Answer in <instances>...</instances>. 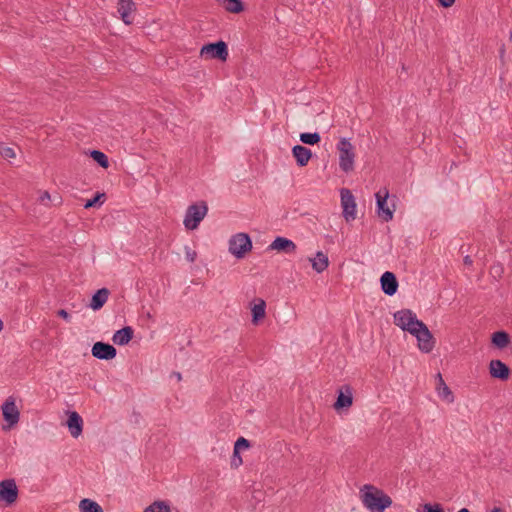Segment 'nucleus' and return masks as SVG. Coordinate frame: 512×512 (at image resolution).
I'll use <instances>...</instances> for the list:
<instances>
[{"instance_id":"f8f14e48","label":"nucleus","mask_w":512,"mask_h":512,"mask_svg":"<svg viewBox=\"0 0 512 512\" xmlns=\"http://www.w3.org/2000/svg\"><path fill=\"white\" fill-rule=\"evenodd\" d=\"M489 373L494 379L506 381L509 379L511 370L508 365L499 359L491 360L489 363Z\"/></svg>"},{"instance_id":"dca6fc26","label":"nucleus","mask_w":512,"mask_h":512,"mask_svg":"<svg viewBox=\"0 0 512 512\" xmlns=\"http://www.w3.org/2000/svg\"><path fill=\"white\" fill-rule=\"evenodd\" d=\"M67 426L70 434L77 438L83 431V420L82 417L76 412L71 411L68 413Z\"/></svg>"},{"instance_id":"58836bf2","label":"nucleus","mask_w":512,"mask_h":512,"mask_svg":"<svg viewBox=\"0 0 512 512\" xmlns=\"http://www.w3.org/2000/svg\"><path fill=\"white\" fill-rule=\"evenodd\" d=\"M46 200H50V194L48 191H44L39 196V202L44 204Z\"/></svg>"},{"instance_id":"c9c22d12","label":"nucleus","mask_w":512,"mask_h":512,"mask_svg":"<svg viewBox=\"0 0 512 512\" xmlns=\"http://www.w3.org/2000/svg\"><path fill=\"white\" fill-rule=\"evenodd\" d=\"M242 457L240 455V450H236L234 448L233 455L231 458V466L234 468L239 467L242 464Z\"/></svg>"},{"instance_id":"7c9ffc66","label":"nucleus","mask_w":512,"mask_h":512,"mask_svg":"<svg viewBox=\"0 0 512 512\" xmlns=\"http://www.w3.org/2000/svg\"><path fill=\"white\" fill-rule=\"evenodd\" d=\"M104 198L105 193L97 192L93 198L86 201V203L84 204V208L89 209L92 207H100L104 202Z\"/></svg>"},{"instance_id":"b1692460","label":"nucleus","mask_w":512,"mask_h":512,"mask_svg":"<svg viewBox=\"0 0 512 512\" xmlns=\"http://www.w3.org/2000/svg\"><path fill=\"white\" fill-rule=\"evenodd\" d=\"M403 331L409 332L417 338L425 326V322H395Z\"/></svg>"},{"instance_id":"c756f323","label":"nucleus","mask_w":512,"mask_h":512,"mask_svg":"<svg viewBox=\"0 0 512 512\" xmlns=\"http://www.w3.org/2000/svg\"><path fill=\"white\" fill-rule=\"evenodd\" d=\"M300 141L306 145H316L321 141V136L318 132H304L300 134Z\"/></svg>"},{"instance_id":"bb28decb","label":"nucleus","mask_w":512,"mask_h":512,"mask_svg":"<svg viewBox=\"0 0 512 512\" xmlns=\"http://www.w3.org/2000/svg\"><path fill=\"white\" fill-rule=\"evenodd\" d=\"M224 2V8L226 11L230 13H241L244 11V3L242 0H223Z\"/></svg>"},{"instance_id":"f3484780","label":"nucleus","mask_w":512,"mask_h":512,"mask_svg":"<svg viewBox=\"0 0 512 512\" xmlns=\"http://www.w3.org/2000/svg\"><path fill=\"white\" fill-rule=\"evenodd\" d=\"M292 155L295 158L296 163L299 167L306 166L309 160L312 158L311 150L302 145H295L292 148Z\"/></svg>"},{"instance_id":"39448f33","label":"nucleus","mask_w":512,"mask_h":512,"mask_svg":"<svg viewBox=\"0 0 512 512\" xmlns=\"http://www.w3.org/2000/svg\"><path fill=\"white\" fill-rule=\"evenodd\" d=\"M252 249V240L246 233H238L229 240V252L237 259H242Z\"/></svg>"},{"instance_id":"c85d7f7f","label":"nucleus","mask_w":512,"mask_h":512,"mask_svg":"<svg viewBox=\"0 0 512 512\" xmlns=\"http://www.w3.org/2000/svg\"><path fill=\"white\" fill-rule=\"evenodd\" d=\"M91 158L102 168L109 167V160L105 153L100 150H92L90 151Z\"/></svg>"},{"instance_id":"2eb2a0df","label":"nucleus","mask_w":512,"mask_h":512,"mask_svg":"<svg viewBox=\"0 0 512 512\" xmlns=\"http://www.w3.org/2000/svg\"><path fill=\"white\" fill-rule=\"evenodd\" d=\"M418 347L424 353H429L435 346V338L431 331L425 325L419 335H417Z\"/></svg>"},{"instance_id":"1a4fd4ad","label":"nucleus","mask_w":512,"mask_h":512,"mask_svg":"<svg viewBox=\"0 0 512 512\" xmlns=\"http://www.w3.org/2000/svg\"><path fill=\"white\" fill-rule=\"evenodd\" d=\"M353 404V389L350 385H342L337 390V398L333 404V407L337 411L348 409Z\"/></svg>"},{"instance_id":"cd10ccee","label":"nucleus","mask_w":512,"mask_h":512,"mask_svg":"<svg viewBox=\"0 0 512 512\" xmlns=\"http://www.w3.org/2000/svg\"><path fill=\"white\" fill-rule=\"evenodd\" d=\"M143 512H171V508L167 502L157 500L145 508Z\"/></svg>"},{"instance_id":"a878e982","label":"nucleus","mask_w":512,"mask_h":512,"mask_svg":"<svg viewBox=\"0 0 512 512\" xmlns=\"http://www.w3.org/2000/svg\"><path fill=\"white\" fill-rule=\"evenodd\" d=\"M79 508L82 512H104L97 502L88 498L80 501Z\"/></svg>"},{"instance_id":"79ce46f5","label":"nucleus","mask_w":512,"mask_h":512,"mask_svg":"<svg viewBox=\"0 0 512 512\" xmlns=\"http://www.w3.org/2000/svg\"><path fill=\"white\" fill-rule=\"evenodd\" d=\"M463 262L465 265H468V266L472 265V263H473V261L469 255L464 257Z\"/></svg>"},{"instance_id":"72a5a7b5","label":"nucleus","mask_w":512,"mask_h":512,"mask_svg":"<svg viewBox=\"0 0 512 512\" xmlns=\"http://www.w3.org/2000/svg\"><path fill=\"white\" fill-rule=\"evenodd\" d=\"M423 512H445V510L439 503H425L423 505Z\"/></svg>"},{"instance_id":"f03ea898","label":"nucleus","mask_w":512,"mask_h":512,"mask_svg":"<svg viewBox=\"0 0 512 512\" xmlns=\"http://www.w3.org/2000/svg\"><path fill=\"white\" fill-rule=\"evenodd\" d=\"M2 424L3 431H10L15 428L20 420V407L16 404V398L9 396L2 403Z\"/></svg>"},{"instance_id":"c03bdc74","label":"nucleus","mask_w":512,"mask_h":512,"mask_svg":"<svg viewBox=\"0 0 512 512\" xmlns=\"http://www.w3.org/2000/svg\"><path fill=\"white\" fill-rule=\"evenodd\" d=\"M491 512H504L503 509L499 508V507H494Z\"/></svg>"},{"instance_id":"473e14b6","label":"nucleus","mask_w":512,"mask_h":512,"mask_svg":"<svg viewBox=\"0 0 512 512\" xmlns=\"http://www.w3.org/2000/svg\"><path fill=\"white\" fill-rule=\"evenodd\" d=\"M17 151L22 155V152L18 146L15 147H2V158L12 159L16 158Z\"/></svg>"},{"instance_id":"6e6552de","label":"nucleus","mask_w":512,"mask_h":512,"mask_svg":"<svg viewBox=\"0 0 512 512\" xmlns=\"http://www.w3.org/2000/svg\"><path fill=\"white\" fill-rule=\"evenodd\" d=\"M377 214L385 222L393 219V210L388 207L387 199L389 192L386 188L379 190L376 194Z\"/></svg>"},{"instance_id":"423d86ee","label":"nucleus","mask_w":512,"mask_h":512,"mask_svg":"<svg viewBox=\"0 0 512 512\" xmlns=\"http://www.w3.org/2000/svg\"><path fill=\"white\" fill-rule=\"evenodd\" d=\"M200 55L206 59H218L221 61H226L228 58V46L222 40L213 43H207L201 47Z\"/></svg>"},{"instance_id":"a19ab883","label":"nucleus","mask_w":512,"mask_h":512,"mask_svg":"<svg viewBox=\"0 0 512 512\" xmlns=\"http://www.w3.org/2000/svg\"><path fill=\"white\" fill-rule=\"evenodd\" d=\"M57 315H58V316H60V317H62V318H67L68 313H67V311H66V310H64V309H59V310L57 311Z\"/></svg>"},{"instance_id":"4c0bfd02","label":"nucleus","mask_w":512,"mask_h":512,"mask_svg":"<svg viewBox=\"0 0 512 512\" xmlns=\"http://www.w3.org/2000/svg\"><path fill=\"white\" fill-rule=\"evenodd\" d=\"M438 1L442 7L449 8L455 3L456 0H438Z\"/></svg>"},{"instance_id":"4be33fe9","label":"nucleus","mask_w":512,"mask_h":512,"mask_svg":"<svg viewBox=\"0 0 512 512\" xmlns=\"http://www.w3.org/2000/svg\"><path fill=\"white\" fill-rule=\"evenodd\" d=\"M436 390L438 391V394L441 398L447 400L448 402L454 401V396L450 388L446 385L441 373H438L436 375Z\"/></svg>"},{"instance_id":"37998d69","label":"nucleus","mask_w":512,"mask_h":512,"mask_svg":"<svg viewBox=\"0 0 512 512\" xmlns=\"http://www.w3.org/2000/svg\"><path fill=\"white\" fill-rule=\"evenodd\" d=\"M172 375L176 376V378H177V380H178V381H180V380H181V378H182V376H181V374H180L179 372H173V374H172Z\"/></svg>"},{"instance_id":"7ed1b4c3","label":"nucleus","mask_w":512,"mask_h":512,"mask_svg":"<svg viewBox=\"0 0 512 512\" xmlns=\"http://www.w3.org/2000/svg\"><path fill=\"white\" fill-rule=\"evenodd\" d=\"M337 151L339 154V167L349 173L354 170L355 152L354 146L346 138H341L337 143Z\"/></svg>"},{"instance_id":"a18cd8bd","label":"nucleus","mask_w":512,"mask_h":512,"mask_svg":"<svg viewBox=\"0 0 512 512\" xmlns=\"http://www.w3.org/2000/svg\"><path fill=\"white\" fill-rule=\"evenodd\" d=\"M457 512H471V511L469 509H467V508H461Z\"/></svg>"},{"instance_id":"5701e85b","label":"nucleus","mask_w":512,"mask_h":512,"mask_svg":"<svg viewBox=\"0 0 512 512\" xmlns=\"http://www.w3.org/2000/svg\"><path fill=\"white\" fill-rule=\"evenodd\" d=\"M491 343L495 348L503 349L510 343V335L504 331H496L491 335Z\"/></svg>"},{"instance_id":"4468645a","label":"nucleus","mask_w":512,"mask_h":512,"mask_svg":"<svg viewBox=\"0 0 512 512\" xmlns=\"http://www.w3.org/2000/svg\"><path fill=\"white\" fill-rule=\"evenodd\" d=\"M380 284L382 291L388 296H393L398 290V280L393 272H384L380 278Z\"/></svg>"},{"instance_id":"9d476101","label":"nucleus","mask_w":512,"mask_h":512,"mask_svg":"<svg viewBox=\"0 0 512 512\" xmlns=\"http://www.w3.org/2000/svg\"><path fill=\"white\" fill-rule=\"evenodd\" d=\"M91 352L93 357L100 360H112L117 354L113 345L102 341L94 343Z\"/></svg>"},{"instance_id":"e433bc0d","label":"nucleus","mask_w":512,"mask_h":512,"mask_svg":"<svg viewBox=\"0 0 512 512\" xmlns=\"http://www.w3.org/2000/svg\"><path fill=\"white\" fill-rule=\"evenodd\" d=\"M197 253L195 251L187 250L186 258L189 262H194L196 260Z\"/></svg>"},{"instance_id":"6ab92c4d","label":"nucleus","mask_w":512,"mask_h":512,"mask_svg":"<svg viewBox=\"0 0 512 512\" xmlns=\"http://www.w3.org/2000/svg\"><path fill=\"white\" fill-rule=\"evenodd\" d=\"M134 336V330L130 326H125L119 330H117L113 337L112 341L119 346H124L128 344Z\"/></svg>"},{"instance_id":"f704fd0d","label":"nucleus","mask_w":512,"mask_h":512,"mask_svg":"<svg viewBox=\"0 0 512 512\" xmlns=\"http://www.w3.org/2000/svg\"><path fill=\"white\" fill-rule=\"evenodd\" d=\"M250 446V441L244 437H239L234 444L236 450L248 449Z\"/></svg>"},{"instance_id":"0eeeda50","label":"nucleus","mask_w":512,"mask_h":512,"mask_svg":"<svg viewBox=\"0 0 512 512\" xmlns=\"http://www.w3.org/2000/svg\"><path fill=\"white\" fill-rule=\"evenodd\" d=\"M341 205L343 208V217L347 222L356 218V202L352 192L347 188L340 190Z\"/></svg>"},{"instance_id":"ddd939ff","label":"nucleus","mask_w":512,"mask_h":512,"mask_svg":"<svg viewBox=\"0 0 512 512\" xmlns=\"http://www.w3.org/2000/svg\"><path fill=\"white\" fill-rule=\"evenodd\" d=\"M296 248L297 246L292 240L286 237L277 236L273 240V242L268 246L267 250H275L278 252L290 254L294 253L296 251Z\"/></svg>"},{"instance_id":"2f4dec72","label":"nucleus","mask_w":512,"mask_h":512,"mask_svg":"<svg viewBox=\"0 0 512 512\" xmlns=\"http://www.w3.org/2000/svg\"><path fill=\"white\" fill-rule=\"evenodd\" d=\"M394 320H418L417 315L410 309H402L393 315Z\"/></svg>"},{"instance_id":"ea45409f","label":"nucleus","mask_w":512,"mask_h":512,"mask_svg":"<svg viewBox=\"0 0 512 512\" xmlns=\"http://www.w3.org/2000/svg\"><path fill=\"white\" fill-rule=\"evenodd\" d=\"M504 55H505V45L502 44L499 50V56L501 61H504Z\"/></svg>"},{"instance_id":"a211bd4d","label":"nucleus","mask_w":512,"mask_h":512,"mask_svg":"<svg viewBox=\"0 0 512 512\" xmlns=\"http://www.w3.org/2000/svg\"><path fill=\"white\" fill-rule=\"evenodd\" d=\"M136 10V5L132 0H118V13L125 24H131L130 14Z\"/></svg>"},{"instance_id":"aec40b11","label":"nucleus","mask_w":512,"mask_h":512,"mask_svg":"<svg viewBox=\"0 0 512 512\" xmlns=\"http://www.w3.org/2000/svg\"><path fill=\"white\" fill-rule=\"evenodd\" d=\"M109 295H110L109 289H107L105 287L98 289L92 295L89 307L95 311L101 309L104 306V304L106 303V301L108 300Z\"/></svg>"},{"instance_id":"412c9836","label":"nucleus","mask_w":512,"mask_h":512,"mask_svg":"<svg viewBox=\"0 0 512 512\" xmlns=\"http://www.w3.org/2000/svg\"><path fill=\"white\" fill-rule=\"evenodd\" d=\"M314 271L322 273L329 266V259L322 251H318L313 258L308 259Z\"/></svg>"},{"instance_id":"f257e3e1","label":"nucleus","mask_w":512,"mask_h":512,"mask_svg":"<svg viewBox=\"0 0 512 512\" xmlns=\"http://www.w3.org/2000/svg\"><path fill=\"white\" fill-rule=\"evenodd\" d=\"M368 491L362 495L364 505L372 512H384L392 505V499L382 490L373 486H365Z\"/></svg>"},{"instance_id":"393cba45","label":"nucleus","mask_w":512,"mask_h":512,"mask_svg":"<svg viewBox=\"0 0 512 512\" xmlns=\"http://www.w3.org/2000/svg\"><path fill=\"white\" fill-rule=\"evenodd\" d=\"M266 303L263 299L258 298L251 308L252 320H262L265 317Z\"/></svg>"},{"instance_id":"20e7f679","label":"nucleus","mask_w":512,"mask_h":512,"mask_svg":"<svg viewBox=\"0 0 512 512\" xmlns=\"http://www.w3.org/2000/svg\"><path fill=\"white\" fill-rule=\"evenodd\" d=\"M208 212V206L205 201H199L188 206L184 218V225L188 230H195L200 225Z\"/></svg>"},{"instance_id":"9b49d317","label":"nucleus","mask_w":512,"mask_h":512,"mask_svg":"<svg viewBox=\"0 0 512 512\" xmlns=\"http://www.w3.org/2000/svg\"><path fill=\"white\" fill-rule=\"evenodd\" d=\"M19 491L14 479L2 480V502L11 506L18 499Z\"/></svg>"}]
</instances>
